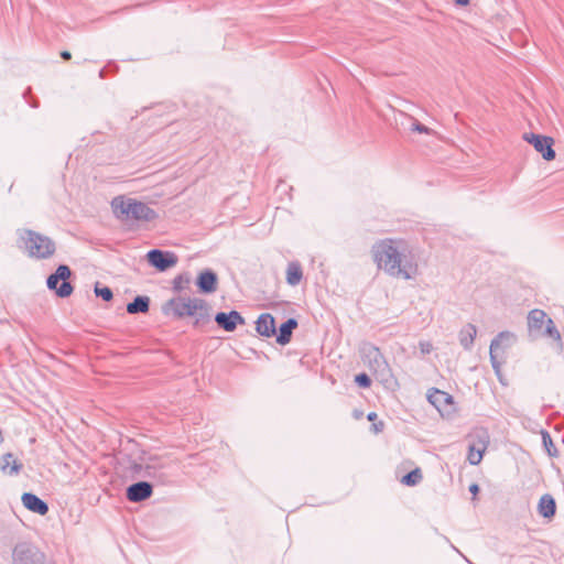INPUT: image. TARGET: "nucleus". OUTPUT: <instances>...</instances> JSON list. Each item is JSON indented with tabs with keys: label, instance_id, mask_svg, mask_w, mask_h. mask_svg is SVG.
Returning a JSON list of instances; mask_svg holds the SVG:
<instances>
[{
	"label": "nucleus",
	"instance_id": "b1692460",
	"mask_svg": "<svg viewBox=\"0 0 564 564\" xmlns=\"http://www.w3.org/2000/svg\"><path fill=\"white\" fill-rule=\"evenodd\" d=\"M545 325H546V327H545L544 334L546 336L553 338L554 340H556L560 349H562L563 344H562V339H561V334L557 330V328L555 327V324H554L553 319L552 318H547Z\"/></svg>",
	"mask_w": 564,
	"mask_h": 564
},
{
	"label": "nucleus",
	"instance_id": "6e6552de",
	"mask_svg": "<svg viewBox=\"0 0 564 564\" xmlns=\"http://www.w3.org/2000/svg\"><path fill=\"white\" fill-rule=\"evenodd\" d=\"M147 259L151 265L160 271H165L177 262V259L173 253L164 252L160 249L150 250L147 254Z\"/></svg>",
	"mask_w": 564,
	"mask_h": 564
},
{
	"label": "nucleus",
	"instance_id": "393cba45",
	"mask_svg": "<svg viewBox=\"0 0 564 564\" xmlns=\"http://www.w3.org/2000/svg\"><path fill=\"white\" fill-rule=\"evenodd\" d=\"M422 478L423 476L421 469L415 468L408 473L405 476H403L401 481L406 486H415L422 480Z\"/></svg>",
	"mask_w": 564,
	"mask_h": 564
},
{
	"label": "nucleus",
	"instance_id": "ddd939ff",
	"mask_svg": "<svg viewBox=\"0 0 564 564\" xmlns=\"http://www.w3.org/2000/svg\"><path fill=\"white\" fill-rule=\"evenodd\" d=\"M256 330L263 337L276 334L274 317L269 313L261 314L256 322Z\"/></svg>",
	"mask_w": 564,
	"mask_h": 564
},
{
	"label": "nucleus",
	"instance_id": "f03ea898",
	"mask_svg": "<svg viewBox=\"0 0 564 564\" xmlns=\"http://www.w3.org/2000/svg\"><path fill=\"white\" fill-rule=\"evenodd\" d=\"M111 208L116 218L124 223L152 221L158 217L155 210L147 204L123 195L111 200Z\"/></svg>",
	"mask_w": 564,
	"mask_h": 564
},
{
	"label": "nucleus",
	"instance_id": "c9c22d12",
	"mask_svg": "<svg viewBox=\"0 0 564 564\" xmlns=\"http://www.w3.org/2000/svg\"><path fill=\"white\" fill-rule=\"evenodd\" d=\"M373 427H375L376 432H380V431H382L383 423H380L379 425L375 424Z\"/></svg>",
	"mask_w": 564,
	"mask_h": 564
},
{
	"label": "nucleus",
	"instance_id": "c85d7f7f",
	"mask_svg": "<svg viewBox=\"0 0 564 564\" xmlns=\"http://www.w3.org/2000/svg\"><path fill=\"white\" fill-rule=\"evenodd\" d=\"M355 382L361 388H369L371 380L367 373H359L355 377Z\"/></svg>",
	"mask_w": 564,
	"mask_h": 564
},
{
	"label": "nucleus",
	"instance_id": "0eeeda50",
	"mask_svg": "<svg viewBox=\"0 0 564 564\" xmlns=\"http://www.w3.org/2000/svg\"><path fill=\"white\" fill-rule=\"evenodd\" d=\"M523 140L532 144L535 151L541 153L544 160L552 161L555 159V151L553 150L554 140L551 137L524 133Z\"/></svg>",
	"mask_w": 564,
	"mask_h": 564
},
{
	"label": "nucleus",
	"instance_id": "cd10ccee",
	"mask_svg": "<svg viewBox=\"0 0 564 564\" xmlns=\"http://www.w3.org/2000/svg\"><path fill=\"white\" fill-rule=\"evenodd\" d=\"M189 283V278L184 275H178L173 281V289L175 291H182L186 284Z\"/></svg>",
	"mask_w": 564,
	"mask_h": 564
},
{
	"label": "nucleus",
	"instance_id": "a211bd4d",
	"mask_svg": "<svg viewBox=\"0 0 564 564\" xmlns=\"http://www.w3.org/2000/svg\"><path fill=\"white\" fill-rule=\"evenodd\" d=\"M547 315L542 310H532L528 315V325L531 332H540L542 326L546 324Z\"/></svg>",
	"mask_w": 564,
	"mask_h": 564
},
{
	"label": "nucleus",
	"instance_id": "4be33fe9",
	"mask_svg": "<svg viewBox=\"0 0 564 564\" xmlns=\"http://www.w3.org/2000/svg\"><path fill=\"white\" fill-rule=\"evenodd\" d=\"M21 465L10 453L2 456L0 468L4 474L14 475L19 471Z\"/></svg>",
	"mask_w": 564,
	"mask_h": 564
},
{
	"label": "nucleus",
	"instance_id": "423d86ee",
	"mask_svg": "<svg viewBox=\"0 0 564 564\" xmlns=\"http://www.w3.org/2000/svg\"><path fill=\"white\" fill-rule=\"evenodd\" d=\"M70 269L67 265H58L55 273L47 278V288L55 291L56 295L59 297L64 299L69 296L74 290L72 284L67 282V279L70 276Z\"/></svg>",
	"mask_w": 564,
	"mask_h": 564
},
{
	"label": "nucleus",
	"instance_id": "f3484780",
	"mask_svg": "<svg viewBox=\"0 0 564 564\" xmlns=\"http://www.w3.org/2000/svg\"><path fill=\"white\" fill-rule=\"evenodd\" d=\"M538 511L544 518H553L556 511V503L554 498L549 494L543 495L540 498Z\"/></svg>",
	"mask_w": 564,
	"mask_h": 564
},
{
	"label": "nucleus",
	"instance_id": "39448f33",
	"mask_svg": "<svg viewBox=\"0 0 564 564\" xmlns=\"http://www.w3.org/2000/svg\"><path fill=\"white\" fill-rule=\"evenodd\" d=\"M514 341L516 336L512 333L501 332L491 340L490 344V362L496 376L498 377L501 383H503L501 375V365L505 361V354L506 350L510 348Z\"/></svg>",
	"mask_w": 564,
	"mask_h": 564
},
{
	"label": "nucleus",
	"instance_id": "9d476101",
	"mask_svg": "<svg viewBox=\"0 0 564 564\" xmlns=\"http://www.w3.org/2000/svg\"><path fill=\"white\" fill-rule=\"evenodd\" d=\"M153 487L148 481H139L127 488V499L131 502H141L151 497Z\"/></svg>",
	"mask_w": 564,
	"mask_h": 564
},
{
	"label": "nucleus",
	"instance_id": "5701e85b",
	"mask_svg": "<svg viewBox=\"0 0 564 564\" xmlns=\"http://www.w3.org/2000/svg\"><path fill=\"white\" fill-rule=\"evenodd\" d=\"M542 443L550 457H557L558 452L547 431H541Z\"/></svg>",
	"mask_w": 564,
	"mask_h": 564
},
{
	"label": "nucleus",
	"instance_id": "72a5a7b5",
	"mask_svg": "<svg viewBox=\"0 0 564 564\" xmlns=\"http://www.w3.org/2000/svg\"><path fill=\"white\" fill-rule=\"evenodd\" d=\"M455 2L458 6H467L469 3V0H455Z\"/></svg>",
	"mask_w": 564,
	"mask_h": 564
},
{
	"label": "nucleus",
	"instance_id": "7c9ffc66",
	"mask_svg": "<svg viewBox=\"0 0 564 564\" xmlns=\"http://www.w3.org/2000/svg\"><path fill=\"white\" fill-rule=\"evenodd\" d=\"M419 348L422 355H427L433 350V345L431 341L421 340L419 343Z\"/></svg>",
	"mask_w": 564,
	"mask_h": 564
},
{
	"label": "nucleus",
	"instance_id": "4468645a",
	"mask_svg": "<svg viewBox=\"0 0 564 564\" xmlns=\"http://www.w3.org/2000/svg\"><path fill=\"white\" fill-rule=\"evenodd\" d=\"M197 286L202 293H213L217 289V275L212 270L203 271L197 278Z\"/></svg>",
	"mask_w": 564,
	"mask_h": 564
},
{
	"label": "nucleus",
	"instance_id": "1a4fd4ad",
	"mask_svg": "<svg viewBox=\"0 0 564 564\" xmlns=\"http://www.w3.org/2000/svg\"><path fill=\"white\" fill-rule=\"evenodd\" d=\"M217 325L226 332H234L237 325H243L245 318L237 311H230L229 313H217L215 316Z\"/></svg>",
	"mask_w": 564,
	"mask_h": 564
},
{
	"label": "nucleus",
	"instance_id": "a878e982",
	"mask_svg": "<svg viewBox=\"0 0 564 564\" xmlns=\"http://www.w3.org/2000/svg\"><path fill=\"white\" fill-rule=\"evenodd\" d=\"M485 446L482 448L476 449L474 445L469 446L467 459L471 465H478L481 459L485 452Z\"/></svg>",
	"mask_w": 564,
	"mask_h": 564
},
{
	"label": "nucleus",
	"instance_id": "473e14b6",
	"mask_svg": "<svg viewBox=\"0 0 564 564\" xmlns=\"http://www.w3.org/2000/svg\"><path fill=\"white\" fill-rule=\"evenodd\" d=\"M61 57H62L63 59L68 61V59H70L72 55H70V53H69L68 51H63V52L61 53Z\"/></svg>",
	"mask_w": 564,
	"mask_h": 564
},
{
	"label": "nucleus",
	"instance_id": "f8f14e48",
	"mask_svg": "<svg viewBox=\"0 0 564 564\" xmlns=\"http://www.w3.org/2000/svg\"><path fill=\"white\" fill-rule=\"evenodd\" d=\"M21 500L23 506L34 513L45 516L48 512L47 503L34 494L24 492Z\"/></svg>",
	"mask_w": 564,
	"mask_h": 564
},
{
	"label": "nucleus",
	"instance_id": "2f4dec72",
	"mask_svg": "<svg viewBox=\"0 0 564 564\" xmlns=\"http://www.w3.org/2000/svg\"><path fill=\"white\" fill-rule=\"evenodd\" d=\"M469 491H470L474 496H476V495L478 494V491H479V487H478V485H477V484H473V485H470V487H469Z\"/></svg>",
	"mask_w": 564,
	"mask_h": 564
},
{
	"label": "nucleus",
	"instance_id": "6ab92c4d",
	"mask_svg": "<svg viewBox=\"0 0 564 564\" xmlns=\"http://www.w3.org/2000/svg\"><path fill=\"white\" fill-rule=\"evenodd\" d=\"M429 401L437 409H441L444 404H452L453 397L447 392L441 391L438 389H433L427 394Z\"/></svg>",
	"mask_w": 564,
	"mask_h": 564
},
{
	"label": "nucleus",
	"instance_id": "9b49d317",
	"mask_svg": "<svg viewBox=\"0 0 564 564\" xmlns=\"http://www.w3.org/2000/svg\"><path fill=\"white\" fill-rule=\"evenodd\" d=\"M369 355L372 357L373 362L378 366L376 372L380 376L381 380L384 383H390L392 380L395 381L391 373V369L380 350L377 347H372Z\"/></svg>",
	"mask_w": 564,
	"mask_h": 564
},
{
	"label": "nucleus",
	"instance_id": "f257e3e1",
	"mask_svg": "<svg viewBox=\"0 0 564 564\" xmlns=\"http://www.w3.org/2000/svg\"><path fill=\"white\" fill-rule=\"evenodd\" d=\"M371 253L377 267L393 278L411 280L419 273L416 257L404 239L379 240L372 246Z\"/></svg>",
	"mask_w": 564,
	"mask_h": 564
},
{
	"label": "nucleus",
	"instance_id": "bb28decb",
	"mask_svg": "<svg viewBox=\"0 0 564 564\" xmlns=\"http://www.w3.org/2000/svg\"><path fill=\"white\" fill-rule=\"evenodd\" d=\"M95 294L97 296H100L104 301L109 302L113 297V293L110 288L108 286H100L99 283H96L95 285Z\"/></svg>",
	"mask_w": 564,
	"mask_h": 564
},
{
	"label": "nucleus",
	"instance_id": "f704fd0d",
	"mask_svg": "<svg viewBox=\"0 0 564 564\" xmlns=\"http://www.w3.org/2000/svg\"><path fill=\"white\" fill-rule=\"evenodd\" d=\"M377 417V414L375 412H370L367 416L369 421H373Z\"/></svg>",
	"mask_w": 564,
	"mask_h": 564
},
{
	"label": "nucleus",
	"instance_id": "dca6fc26",
	"mask_svg": "<svg viewBox=\"0 0 564 564\" xmlns=\"http://www.w3.org/2000/svg\"><path fill=\"white\" fill-rule=\"evenodd\" d=\"M297 327V321L295 318H289L284 322L276 335V343L280 345H286L290 343L293 330Z\"/></svg>",
	"mask_w": 564,
	"mask_h": 564
},
{
	"label": "nucleus",
	"instance_id": "aec40b11",
	"mask_svg": "<svg viewBox=\"0 0 564 564\" xmlns=\"http://www.w3.org/2000/svg\"><path fill=\"white\" fill-rule=\"evenodd\" d=\"M150 307V299L148 296L139 295L127 305L129 314L147 313Z\"/></svg>",
	"mask_w": 564,
	"mask_h": 564
},
{
	"label": "nucleus",
	"instance_id": "20e7f679",
	"mask_svg": "<svg viewBox=\"0 0 564 564\" xmlns=\"http://www.w3.org/2000/svg\"><path fill=\"white\" fill-rule=\"evenodd\" d=\"M24 247L31 258L47 259L55 253V242L47 236L31 229H24L20 234Z\"/></svg>",
	"mask_w": 564,
	"mask_h": 564
},
{
	"label": "nucleus",
	"instance_id": "7ed1b4c3",
	"mask_svg": "<svg viewBox=\"0 0 564 564\" xmlns=\"http://www.w3.org/2000/svg\"><path fill=\"white\" fill-rule=\"evenodd\" d=\"M166 306L178 318L196 316L195 326L209 318L208 306L203 299L178 296L171 299Z\"/></svg>",
	"mask_w": 564,
	"mask_h": 564
},
{
	"label": "nucleus",
	"instance_id": "c756f323",
	"mask_svg": "<svg viewBox=\"0 0 564 564\" xmlns=\"http://www.w3.org/2000/svg\"><path fill=\"white\" fill-rule=\"evenodd\" d=\"M411 130L419 132V133H425V134H431L433 132L432 129L422 124L417 120H413Z\"/></svg>",
	"mask_w": 564,
	"mask_h": 564
},
{
	"label": "nucleus",
	"instance_id": "412c9836",
	"mask_svg": "<svg viewBox=\"0 0 564 564\" xmlns=\"http://www.w3.org/2000/svg\"><path fill=\"white\" fill-rule=\"evenodd\" d=\"M302 278H303V271H302L300 263L290 262L288 264V269H286V282L290 285L295 286L301 282Z\"/></svg>",
	"mask_w": 564,
	"mask_h": 564
},
{
	"label": "nucleus",
	"instance_id": "e433bc0d",
	"mask_svg": "<svg viewBox=\"0 0 564 564\" xmlns=\"http://www.w3.org/2000/svg\"><path fill=\"white\" fill-rule=\"evenodd\" d=\"M104 74H105V70L101 69L100 73H99V76L102 78L104 77Z\"/></svg>",
	"mask_w": 564,
	"mask_h": 564
},
{
	"label": "nucleus",
	"instance_id": "2eb2a0df",
	"mask_svg": "<svg viewBox=\"0 0 564 564\" xmlns=\"http://www.w3.org/2000/svg\"><path fill=\"white\" fill-rule=\"evenodd\" d=\"M477 336V327L474 324H466L458 334L459 344L465 350H470Z\"/></svg>",
	"mask_w": 564,
	"mask_h": 564
}]
</instances>
